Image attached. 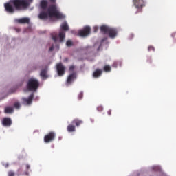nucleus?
<instances>
[{"label": "nucleus", "mask_w": 176, "mask_h": 176, "mask_svg": "<svg viewBox=\"0 0 176 176\" xmlns=\"http://www.w3.org/2000/svg\"><path fill=\"white\" fill-rule=\"evenodd\" d=\"M52 5L48 8L49 3L46 0H42L40 3V7L43 11H41L38 15L41 20H46L48 17H55L56 19H65V16L63 13L60 12L56 6V0H49ZM45 12V10H46Z\"/></svg>", "instance_id": "obj_1"}, {"label": "nucleus", "mask_w": 176, "mask_h": 176, "mask_svg": "<svg viewBox=\"0 0 176 176\" xmlns=\"http://www.w3.org/2000/svg\"><path fill=\"white\" fill-rule=\"evenodd\" d=\"M34 0H11L4 4L5 10L8 13L13 14L15 10L27 9Z\"/></svg>", "instance_id": "obj_2"}, {"label": "nucleus", "mask_w": 176, "mask_h": 176, "mask_svg": "<svg viewBox=\"0 0 176 176\" xmlns=\"http://www.w3.org/2000/svg\"><path fill=\"white\" fill-rule=\"evenodd\" d=\"M100 31L101 32H103V34H108L111 39H114L116 36H118V29L115 28H111L103 25L100 27Z\"/></svg>", "instance_id": "obj_3"}, {"label": "nucleus", "mask_w": 176, "mask_h": 176, "mask_svg": "<svg viewBox=\"0 0 176 176\" xmlns=\"http://www.w3.org/2000/svg\"><path fill=\"white\" fill-rule=\"evenodd\" d=\"M39 87V81L36 78H30L28 81L27 89L29 91H36Z\"/></svg>", "instance_id": "obj_4"}, {"label": "nucleus", "mask_w": 176, "mask_h": 176, "mask_svg": "<svg viewBox=\"0 0 176 176\" xmlns=\"http://www.w3.org/2000/svg\"><path fill=\"white\" fill-rule=\"evenodd\" d=\"M134 6L138 9V11L135 12L138 13L139 12H142V8L145 6V1L144 0H133Z\"/></svg>", "instance_id": "obj_5"}, {"label": "nucleus", "mask_w": 176, "mask_h": 176, "mask_svg": "<svg viewBox=\"0 0 176 176\" xmlns=\"http://www.w3.org/2000/svg\"><path fill=\"white\" fill-rule=\"evenodd\" d=\"M56 139V133L51 131L44 136V142L49 144L53 142V140Z\"/></svg>", "instance_id": "obj_6"}, {"label": "nucleus", "mask_w": 176, "mask_h": 176, "mask_svg": "<svg viewBox=\"0 0 176 176\" xmlns=\"http://www.w3.org/2000/svg\"><path fill=\"white\" fill-rule=\"evenodd\" d=\"M77 76L76 72H73L67 76V79L66 81V86H69V85H72L75 80L76 79Z\"/></svg>", "instance_id": "obj_7"}, {"label": "nucleus", "mask_w": 176, "mask_h": 176, "mask_svg": "<svg viewBox=\"0 0 176 176\" xmlns=\"http://www.w3.org/2000/svg\"><path fill=\"white\" fill-rule=\"evenodd\" d=\"M91 31V28H90L89 26H86L82 30L78 32V35L80 36H87L90 35Z\"/></svg>", "instance_id": "obj_8"}, {"label": "nucleus", "mask_w": 176, "mask_h": 176, "mask_svg": "<svg viewBox=\"0 0 176 176\" xmlns=\"http://www.w3.org/2000/svg\"><path fill=\"white\" fill-rule=\"evenodd\" d=\"M56 70L59 76H63V75L65 74V67H64L61 63L56 65Z\"/></svg>", "instance_id": "obj_9"}, {"label": "nucleus", "mask_w": 176, "mask_h": 176, "mask_svg": "<svg viewBox=\"0 0 176 176\" xmlns=\"http://www.w3.org/2000/svg\"><path fill=\"white\" fill-rule=\"evenodd\" d=\"M32 100H34V94H32L28 98H22V102L24 105H31L32 104Z\"/></svg>", "instance_id": "obj_10"}, {"label": "nucleus", "mask_w": 176, "mask_h": 176, "mask_svg": "<svg viewBox=\"0 0 176 176\" xmlns=\"http://www.w3.org/2000/svg\"><path fill=\"white\" fill-rule=\"evenodd\" d=\"M47 66H45L41 69L40 76L43 79H47V78H49V76H47Z\"/></svg>", "instance_id": "obj_11"}, {"label": "nucleus", "mask_w": 176, "mask_h": 176, "mask_svg": "<svg viewBox=\"0 0 176 176\" xmlns=\"http://www.w3.org/2000/svg\"><path fill=\"white\" fill-rule=\"evenodd\" d=\"M15 21L18 23V24H30V19L26 17L16 19Z\"/></svg>", "instance_id": "obj_12"}, {"label": "nucleus", "mask_w": 176, "mask_h": 176, "mask_svg": "<svg viewBox=\"0 0 176 176\" xmlns=\"http://www.w3.org/2000/svg\"><path fill=\"white\" fill-rule=\"evenodd\" d=\"M2 124L6 127H9L12 126V120L9 118H5L2 120Z\"/></svg>", "instance_id": "obj_13"}, {"label": "nucleus", "mask_w": 176, "mask_h": 176, "mask_svg": "<svg viewBox=\"0 0 176 176\" xmlns=\"http://www.w3.org/2000/svg\"><path fill=\"white\" fill-rule=\"evenodd\" d=\"M102 75V70L100 69H97L95 70L93 73V77L94 78H100Z\"/></svg>", "instance_id": "obj_14"}, {"label": "nucleus", "mask_w": 176, "mask_h": 176, "mask_svg": "<svg viewBox=\"0 0 176 176\" xmlns=\"http://www.w3.org/2000/svg\"><path fill=\"white\" fill-rule=\"evenodd\" d=\"M72 123L73 124H76V127H79V126H80V124H83V120L76 118V119L73 120Z\"/></svg>", "instance_id": "obj_15"}, {"label": "nucleus", "mask_w": 176, "mask_h": 176, "mask_svg": "<svg viewBox=\"0 0 176 176\" xmlns=\"http://www.w3.org/2000/svg\"><path fill=\"white\" fill-rule=\"evenodd\" d=\"M67 130L69 133H74V131H76L75 126L72 124H70L67 126Z\"/></svg>", "instance_id": "obj_16"}, {"label": "nucleus", "mask_w": 176, "mask_h": 176, "mask_svg": "<svg viewBox=\"0 0 176 176\" xmlns=\"http://www.w3.org/2000/svg\"><path fill=\"white\" fill-rule=\"evenodd\" d=\"M60 28L63 31H69V26H68V23H67V22L63 23L60 25Z\"/></svg>", "instance_id": "obj_17"}, {"label": "nucleus", "mask_w": 176, "mask_h": 176, "mask_svg": "<svg viewBox=\"0 0 176 176\" xmlns=\"http://www.w3.org/2000/svg\"><path fill=\"white\" fill-rule=\"evenodd\" d=\"M59 42H64V39H65V32L60 31L59 32Z\"/></svg>", "instance_id": "obj_18"}, {"label": "nucleus", "mask_w": 176, "mask_h": 176, "mask_svg": "<svg viewBox=\"0 0 176 176\" xmlns=\"http://www.w3.org/2000/svg\"><path fill=\"white\" fill-rule=\"evenodd\" d=\"M12 112H13V107H8L5 108L6 113H12Z\"/></svg>", "instance_id": "obj_19"}, {"label": "nucleus", "mask_w": 176, "mask_h": 176, "mask_svg": "<svg viewBox=\"0 0 176 176\" xmlns=\"http://www.w3.org/2000/svg\"><path fill=\"white\" fill-rule=\"evenodd\" d=\"M103 69L105 72H111V66L107 65L104 67Z\"/></svg>", "instance_id": "obj_20"}, {"label": "nucleus", "mask_w": 176, "mask_h": 176, "mask_svg": "<svg viewBox=\"0 0 176 176\" xmlns=\"http://www.w3.org/2000/svg\"><path fill=\"white\" fill-rule=\"evenodd\" d=\"M51 36L54 42H57V33H52Z\"/></svg>", "instance_id": "obj_21"}, {"label": "nucleus", "mask_w": 176, "mask_h": 176, "mask_svg": "<svg viewBox=\"0 0 176 176\" xmlns=\"http://www.w3.org/2000/svg\"><path fill=\"white\" fill-rule=\"evenodd\" d=\"M66 45H67V46H68V47H70V46H74V43L72 42V41L68 40L66 42Z\"/></svg>", "instance_id": "obj_22"}, {"label": "nucleus", "mask_w": 176, "mask_h": 176, "mask_svg": "<svg viewBox=\"0 0 176 176\" xmlns=\"http://www.w3.org/2000/svg\"><path fill=\"white\" fill-rule=\"evenodd\" d=\"M14 108H16V109H19V108H20V103H19V102H15V103L14 104Z\"/></svg>", "instance_id": "obj_23"}, {"label": "nucleus", "mask_w": 176, "mask_h": 176, "mask_svg": "<svg viewBox=\"0 0 176 176\" xmlns=\"http://www.w3.org/2000/svg\"><path fill=\"white\" fill-rule=\"evenodd\" d=\"M83 98V92H80L78 94V100H82Z\"/></svg>", "instance_id": "obj_24"}, {"label": "nucleus", "mask_w": 176, "mask_h": 176, "mask_svg": "<svg viewBox=\"0 0 176 176\" xmlns=\"http://www.w3.org/2000/svg\"><path fill=\"white\" fill-rule=\"evenodd\" d=\"M97 109L99 112H102L104 107H102V106H99L97 107Z\"/></svg>", "instance_id": "obj_25"}, {"label": "nucleus", "mask_w": 176, "mask_h": 176, "mask_svg": "<svg viewBox=\"0 0 176 176\" xmlns=\"http://www.w3.org/2000/svg\"><path fill=\"white\" fill-rule=\"evenodd\" d=\"M155 52V47L153 46L148 47V52Z\"/></svg>", "instance_id": "obj_26"}, {"label": "nucleus", "mask_w": 176, "mask_h": 176, "mask_svg": "<svg viewBox=\"0 0 176 176\" xmlns=\"http://www.w3.org/2000/svg\"><path fill=\"white\" fill-rule=\"evenodd\" d=\"M74 69H75V66L72 65V66L69 67L70 72H74Z\"/></svg>", "instance_id": "obj_27"}, {"label": "nucleus", "mask_w": 176, "mask_h": 176, "mask_svg": "<svg viewBox=\"0 0 176 176\" xmlns=\"http://www.w3.org/2000/svg\"><path fill=\"white\" fill-rule=\"evenodd\" d=\"M8 176H14V172L9 171L8 172Z\"/></svg>", "instance_id": "obj_28"}, {"label": "nucleus", "mask_w": 176, "mask_h": 176, "mask_svg": "<svg viewBox=\"0 0 176 176\" xmlns=\"http://www.w3.org/2000/svg\"><path fill=\"white\" fill-rule=\"evenodd\" d=\"M107 115H109V116H111V115H112V110H109L107 111Z\"/></svg>", "instance_id": "obj_29"}, {"label": "nucleus", "mask_w": 176, "mask_h": 176, "mask_svg": "<svg viewBox=\"0 0 176 176\" xmlns=\"http://www.w3.org/2000/svg\"><path fill=\"white\" fill-rule=\"evenodd\" d=\"M94 32H97V31H98V28L97 26H95L94 28Z\"/></svg>", "instance_id": "obj_30"}, {"label": "nucleus", "mask_w": 176, "mask_h": 176, "mask_svg": "<svg viewBox=\"0 0 176 176\" xmlns=\"http://www.w3.org/2000/svg\"><path fill=\"white\" fill-rule=\"evenodd\" d=\"M53 50H54V46L50 47V52H53Z\"/></svg>", "instance_id": "obj_31"}, {"label": "nucleus", "mask_w": 176, "mask_h": 176, "mask_svg": "<svg viewBox=\"0 0 176 176\" xmlns=\"http://www.w3.org/2000/svg\"><path fill=\"white\" fill-rule=\"evenodd\" d=\"M107 39H108L107 37L103 38L102 39V42H105V41H107Z\"/></svg>", "instance_id": "obj_32"}, {"label": "nucleus", "mask_w": 176, "mask_h": 176, "mask_svg": "<svg viewBox=\"0 0 176 176\" xmlns=\"http://www.w3.org/2000/svg\"><path fill=\"white\" fill-rule=\"evenodd\" d=\"M26 168H27V170H30V165L27 164V165H26Z\"/></svg>", "instance_id": "obj_33"}, {"label": "nucleus", "mask_w": 176, "mask_h": 176, "mask_svg": "<svg viewBox=\"0 0 176 176\" xmlns=\"http://www.w3.org/2000/svg\"><path fill=\"white\" fill-rule=\"evenodd\" d=\"M171 36H173V38H174V36H175V33H173Z\"/></svg>", "instance_id": "obj_34"}]
</instances>
